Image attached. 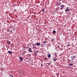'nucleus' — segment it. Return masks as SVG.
Returning a JSON list of instances; mask_svg holds the SVG:
<instances>
[{
	"instance_id": "1",
	"label": "nucleus",
	"mask_w": 77,
	"mask_h": 77,
	"mask_svg": "<svg viewBox=\"0 0 77 77\" xmlns=\"http://www.w3.org/2000/svg\"><path fill=\"white\" fill-rule=\"evenodd\" d=\"M53 60L54 61L56 62L57 60V59L56 58V57H55L53 58Z\"/></svg>"
},
{
	"instance_id": "2",
	"label": "nucleus",
	"mask_w": 77,
	"mask_h": 77,
	"mask_svg": "<svg viewBox=\"0 0 77 77\" xmlns=\"http://www.w3.org/2000/svg\"><path fill=\"white\" fill-rule=\"evenodd\" d=\"M60 9L62 10L63 9V7H64V6L63 5H60Z\"/></svg>"
},
{
	"instance_id": "3",
	"label": "nucleus",
	"mask_w": 77,
	"mask_h": 77,
	"mask_svg": "<svg viewBox=\"0 0 77 77\" xmlns=\"http://www.w3.org/2000/svg\"><path fill=\"white\" fill-rule=\"evenodd\" d=\"M32 48H29V49L28 50V51H29V52H30V53H31L32 52Z\"/></svg>"
},
{
	"instance_id": "4",
	"label": "nucleus",
	"mask_w": 77,
	"mask_h": 77,
	"mask_svg": "<svg viewBox=\"0 0 77 77\" xmlns=\"http://www.w3.org/2000/svg\"><path fill=\"white\" fill-rule=\"evenodd\" d=\"M8 52L9 54H12V51H8Z\"/></svg>"
},
{
	"instance_id": "5",
	"label": "nucleus",
	"mask_w": 77,
	"mask_h": 77,
	"mask_svg": "<svg viewBox=\"0 0 77 77\" xmlns=\"http://www.w3.org/2000/svg\"><path fill=\"white\" fill-rule=\"evenodd\" d=\"M19 59H20V61H23V58L22 57H21L19 58Z\"/></svg>"
},
{
	"instance_id": "6",
	"label": "nucleus",
	"mask_w": 77,
	"mask_h": 77,
	"mask_svg": "<svg viewBox=\"0 0 77 77\" xmlns=\"http://www.w3.org/2000/svg\"><path fill=\"white\" fill-rule=\"evenodd\" d=\"M8 32H12V30H11V29H9L8 30Z\"/></svg>"
},
{
	"instance_id": "7",
	"label": "nucleus",
	"mask_w": 77,
	"mask_h": 77,
	"mask_svg": "<svg viewBox=\"0 0 77 77\" xmlns=\"http://www.w3.org/2000/svg\"><path fill=\"white\" fill-rule=\"evenodd\" d=\"M11 43V42H10V41H7V44L8 45H10Z\"/></svg>"
},
{
	"instance_id": "8",
	"label": "nucleus",
	"mask_w": 77,
	"mask_h": 77,
	"mask_svg": "<svg viewBox=\"0 0 77 77\" xmlns=\"http://www.w3.org/2000/svg\"><path fill=\"white\" fill-rule=\"evenodd\" d=\"M69 11L70 10L68 9V8L65 10V12H67V11H68V12H69Z\"/></svg>"
},
{
	"instance_id": "9",
	"label": "nucleus",
	"mask_w": 77,
	"mask_h": 77,
	"mask_svg": "<svg viewBox=\"0 0 77 77\" xmlns=\"http://www.w3.org/2000/svg\"><path fill=\"white\" fill-rule=\"evenodd\" d=\"M12 12H15V11H16V9H12Z\"/></svg>"
},
{
	"instance_id": "10",
	"label": "nucleus",
	"mask_w": 77,
	"mask_h": 77,
	"mask_svg": "<svg viewBox=\"0 0 77 77\" xmlns=\"http://www.w3.org/2000/svg\"><path fill=\"white\" fill-rule=\"evenodd\" d=\"M34 54L35 55V56H37V53H36V52H35Z\"/></svg>"
},
{
	"instance_id": "11",
	"label": "nucleus",
	"mask_w": 77,
	"mask_h": 77,
	"mask_svg": "<svg viewBox=\"0 0 77 77\" xmlns=\"http://www.w3.org/2000/svg\"><path fill=\"white\" fill-rule=\"evenodd\" d=\"M53 34H55V33H56V31H55V30H54L53 31Z\"/></svg>"
},
{
	"instance_id": "12",
	"label": "nucleus",
	"mask_w": 77,
	"mask_h": 77,
	"mask_svg": "<svg viewBox=\"0 0 77 77\" xmlns=\"http://www.w3.org/2000/svg\"><path fill=\"white\" fill-rule=\"evenodd\" d=\"M40 44H41V43H36V45H37V46H38V45H39Z\"/></svg>"
},
{
	"instance_id": "13",
	"label": "nucleus",
	"mask_w": 77,
	"mask_h": 77,
	"mask_svg": "<svg viewBox=\"0 0 77 77\" xmlns=\"http://www.w3.org/2000/svg\"><path fill=\"white\" fill-rule=\"evenodd\" d=\"M48 57L49 58L51 57V55H50V54H49L48 55Z\"/></svg>"
},
{
	"instance_id": "14",
	"label": "nucleus",
	"mask_w": 77,
	"mask_h": 77,
	"mask_svg": "<svg viewBox=\"0 0 77 77\" xmlns=\"http://www.w3.org/2000/svg\"><path fill=\"white\" fill-rule=\"evenodd\" d=\"M43 44H45V43H47V41H43Z\"/></svg>"
},
{
	"instance_id": "15",
	"label": "nucleus",
	"mask_w": 77,
	"mask_h": 77,
	"mask_svg": "<svg viewBox=\"0 0 77 77\" xmlns=\"http://www.w3.org/2000/svg\"><path fill=\"white\" fill-rule=\"evenodd\" d=\"M48 58L47 57H45L44 58V60H47Z\"/></svg>"
},
{
	"instance_id": "16",
	"label": "nucleus",
	"mask_w": 77,
	"mask_h": 77,
	"mask_svg": "<svg viewBox=\"0 0 77 77\" xmlns=\"http://www.w3.org/2000/svg\"><path fill=\"white\" fill-rule=\"evenodd\" d=\"M73 66V64H70V63H69V66Z\"/></svg>"
},
{
	"instance_id": "17",
	"label": "nucleus",
	"mask_w": 77,
	"mask_h": 77,
	"mask_svg": "<svg viewBox=\"0 0 77 77\" xmlns=\"http://www.w3.org/2000/svg\"><path fill=\"white\" fill-rule=\"evenodd\" d=\"M71 59H74V58L75 57V56H73V57H71Z\"/></svg>"
},
{
	"instance_id": "18",
	"label": "nucleus",
	"mask_w": 77,
	"mask_h": 77,
	"mask_svg": "<svg viewBox=\"0 0 77 77\" xmlns=\"http://www.w3.org/2000/svg\"><path fill=\"white\" fill-rule=\"evenodd\" d=\"M42 12H45V10H44V9H43L42 10Z\"/></svg>"
},
{
	"instance_id": "19",
	"label": "nucleus",
	"mask_w": 77,
	"mask_h": 77,
	"mask_svg": "<svg viewBox=\"0 0 77 77\" xmlns=\"http://www.w3.org/2000/svg\"><path fill=\"white\" fill-rule=\"evenodd\" d=\"M23 53H22V54H24V53H25V52H26V51H23Z\"/></svg>"
},
{
	"instance_id": "20",
	"label": "nucleus",
	"mask_w": 77,
	"mask_h": 77,
	"mask_svg": "<svg viewBox=\"0 0 77 77\" xmlns=\"http://www.w3.org/2000/svg\"><path fill=\"white\" fill-rule=\"evenodd\" d=\"M70 45L69 44L67 45V46H68V47H69Z\"/></svg>"
},
{
	"instance_id": "21",
	"label": "nucleus",
	"mask_w": 77,
	"mask_h": 77,
	"mask_svg": "<svg viewBox=\"0 0 77 77\" xmlns=\"http://www.w3.org/2000/svg\"><path fill=\"white\" fill-rule=\"evenodd\" d=\"M57 75H59V73L57 74Z\"/></svg>"
},
{
	"instance_id": "22",
	"label": "nucleus",
	"mask_w": 77,
	"mask_h": 77,
	"mask_svg": "<svg viewBox=\"0 0 77 77\" xmlns=\"http://www.w3.org/2000/svg\"><path fill=\"white\" fill-rule=\"evenodd\" d=\"M54 39H52L51 40V41H52V42H53V41H54Z\"/></svg>"
},
{
	"instance_id": "23",
	"label": "nucleus",
	"mask_w": 77,
	"mask_h": 77,
	"mask_svg": "<svg viewBox=\"0 0 77 77\" xmlns=\"http://www.w3.org/2000/svg\"><path fill=\"white\" fill-rule=\"evenodd\" d=\"M35 52H36V53H39V51H36Z\"/></svg>"
},
{
	"instance_id": "24",
	"label": "nucleus",
	"mask_w": 77,
	"mask_h": 77,
	"mask_svg": "<svg viewBox=\"0 0 77 77\" xmlns=\"http://www.w3.org/2000/svg\"><path fill=\"white\" fill-rule=\"evenodd\" d=\"M11 47H12V46H13V44H11Z\"/></svg>"
},
{
	"instance_id": "25",
	"label": "nucleus",
	"mask_w": 77,
	"mask_h": 77,
	"mask_svg": "<svg viewBox=\"0 0 77 77\" xmlns=\"http://www.w3.org/2000/svg\"><path fill=\"white\" fill-rule=\"evenodd\" d=\"M32 46H35V44H32Z\"/></svg>"
},
{
	"instance_id": "26",
	"label": "nucleus",
	"mask_w": 77,
	"mask_h": 77,
	"mask_svg": "<svg viewBox=\"0 0 77 77\" xmlns=\"http://www.w3.org/2000/svg\"><path fill=\"white\" fill-rule=\"evenodd\" d=\"M32 48H36V47H33Z\"/></svg>"
},
{
	"instance_id": "27",
	"label": "nucleus",
	"mask_w": 77,
	"mask_h": 77,
	"mask_svg": "<svg viewBox=\"0 0 77 77\" xmlns=\"http://www.w3.org/2000/svg\"><path fill=\"white\" fill-rule=\"evenodd\" d=\"M55 54V55H56V53H55L54 54Z\"/></svg>"
},
{
	"instance_id": "28",
	"label": "nucleus",
	"mask_w": 77,
	"mask_h": 77,
	"mask_svg": "<svg viewBox=\"0 0 77 77\" xmlns=\"http://www.w3.org/2000/svg\"><path fill=\"white\" fill-rule=\"evenodd\" d=\"M9 76H10V77H11V76H12V75H9Z\"/></svg>"
},
{
	"instance_id": "29",
	"label": "nucleus",
	"mask_w": 77,
	"mask_h": 77,
	"mask_svg": "<svg viewBox=\"0 0 77 77\" xmlns=\"http://www.w3.org/2000/svg\"><path fill=\"white\" fill-rule=\"evenodd\" d=\"M28 59V58L27 57H26V59Z\"/></svg>"
},
{
	"instance_id": "30",
	"label": "nucleus",
	"mask_w": 77,
	"mask_h": 77,
	"mask_svg": "<svg viewBox=\"0 0 77 77\" xmlns=\"http://www.w3.org/2000/svg\"><path fill=\"white\" fill-rule=\"evenodd\" d=\"M25 50L26 49H23V50Z\"/></svg>"
},
{
	"instance_id": "31",
	"label": "nucleus",
	"mask_w": 77,
	"mask_h": 77,
	"mask_svg": "<svg viewBox=\"0 0 77 77\" xmlns=\"http://www.w3.org/2000/svg\"><path fill=\"white\" fill-rule=\"evenodd\" d=\"M42 66V64H41V66Z\"/></svg>"
},
{
	"instance_id": "32",
	"label": "nucleus",
	"mask_w": 77,
	"mask_h": 77,
	"mask_svg": "<svg viewBox=\"0 0 77 77\" xmlns=\"http://www.w3.org/2000/svg\"><path fill=\"white\" fill-rule=\"evenodd\" d=\"M11 77H14V76H13V75H12Z\"/></svg>"
},
{
	"instance_id": "33",
	"label": "nucleus",
	"mask_w": 77,
	"mask_h": 77,
	"mask_svg": "<svg viewBox=\"0 0 77 77\" xmlns=\"http://www.w3.org/2000/svg\"><path fill=\"white\" fill-rule=\"evenodd\" d=\"M61 47H63V46H62V45H61Z\"/></svg>"
},
{
	"instance_id": "34",
	"label": "nucleus",
	"mask_w": 77,
	"mask_h": 77,
	"mask_svg": "<svg viewBox=\"0 0 77 77\" xmlns=\"http://www.w3.org/2000/svg\"><path fill=\"white\" fill-rule=\"evenodd\" d=\"M59 1H62V0H59Z\"/></svg>"
},
{
	"instance_id": "35",
	"label": "nucleus",
	"mask_w": 77,
	"mask_h": 77,
	"mask_svg": "<svg viewBox=\"0 0 77 77\" xmlns=\"http://www.w3.org/2000/svg\"><path fill=\"white\" fill-rule=\"evenodd\" d=\"M35 45V46H36V44H35V45Z\"/></svg>"
},
{
	"instance_id": "36",
	"label": "nucleus",
	"mask_w": 77,
	"mask_h": 77,
	"mask_svg": "<svg viewBox=\"0 0 77 77\" xmlns=\"http://www.w3.org/2000/svg\"><path fill=\"white\" fill-rule=\"evenodd\" d=\"M23 48H25V47L24 46V47H23Z\"/></svg>"
},
{
	"instance_id": "37",
	"label": "nucleus",
	"mask_w": 77,
	"mask_h": 77,
	"mask_svg": "<svg viewBox=\"0 0 77 77\" xmlns=\"http://www.w3.org/2000/svg\"><path fill=\"white\" fill-rule=\"evenodd\" d=\"M75 38H76V36H75Z\"/></svg>"
},
{
	"instance_id": "38",
	"label": "nucleus",
	"mask_w": 77,
	"mask_h": 77,
	"mask_svg": "<svg viewBox=\"0 0 77 77\" xmlns=\"http://www.w3.org/2000/svg\"><path fill=\"white\" fill-rule=\"evenodd\" d=\"M68 60H69V59Z\"/></svg>"
}]
</instances>
